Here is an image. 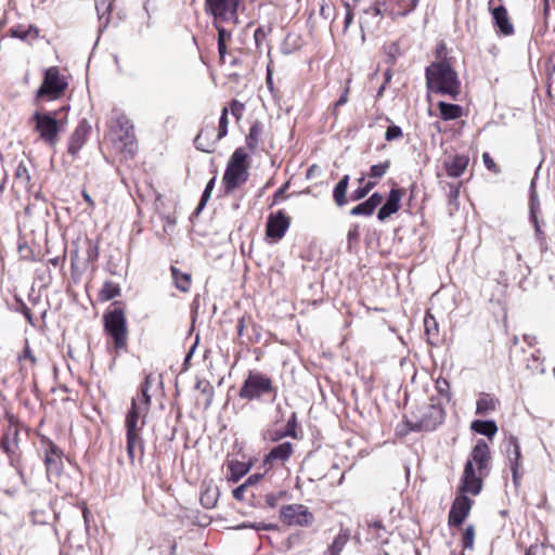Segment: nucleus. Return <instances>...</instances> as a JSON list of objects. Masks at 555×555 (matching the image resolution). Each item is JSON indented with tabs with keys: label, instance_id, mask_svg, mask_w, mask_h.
<instances>
[{
	"label": "nucleus",
	"instance_id": "nucleus-1",
	"mask_svg": "<svg viewBox=\"0 0 555 555\" xmlns=\"http://www.w3.org/2000/svg\"><path fill=\"white\" fill-rule=\"evenodd\" d=\"M425 77L429 91L457 99L461 83L456 72L449 63L446 61L431 63L426 67Z\"/></svg>",
	"mask_w": 555,
	"mask_h": 555
},
{
	"label": "nucleus",
	"instance_id": "nucleus-2",
	"mask_svg": "<svg viewBox=\"0 0 555 555\" xmlns=\"http://www.w3.org/2000/svg\"><path fill=\"white\" fill-rule=\"evenodd\" d=\"M109 138L114 147L132 157L138 150L133 122L119 111L114 112L109 124Z\"/></svg>",
	"mask_w": 555,
	"mask_h": 555
},
{
	"label": "nucleus",
	"instance_id": "nucleus-3",
	"mask_svg": "<svg viewBox=\"0 0 555 555\" xmlns=\"http://www.w3.org/2000/svg\"><path fill=\"white\" fill-rule=\"evenodd\" d=\"M247 158L248 154L243 147H237L231 155L222 177L225 195H231L248 180Z\"/></svg>",
	"mask_w": 555,
	"mask_h": 555
},
{
	"label": "nucleus",
	"instance_id": "nucleus-4",
	"mask_svg": "<svg viewBox=\"0 0 555 555\" xmlns=\"http://www.w3.org/2000/svg\"><path fill=\"white\" fill-rule=\"evenodd\" d=\"M417 421H406V426L410 431H431L435 430L444 418V410L440 402L425 404L418 409Z\"/></svg>",
	"mask_w": 555,
	"mask_h": 555
},
{
	"label": "nucleus",
	"instance_id": "nucleus-5",
	"mask_svg": "<svg viewBox=\"0 0 555 555\" xmlns=\"http://www.w3.org/2000/svg\"><path fill=\"white\" fill-rule=\"evenodd\" d=\"M273 390L270 377L260 372L250 371L240 389L238 396L242 399L254 400Z\"/></svg>",
	"mask_w": 555,
	"mask_h": 555
},
{
	"label": "nucleus",
	"instance_id": "nucleus-6",
	"mask_svg": "<svg viewBox=\"0 0 555 555\" xmlns=\"http://www.w3.org/2000/svg\"><path fill=\"white\" fill-rule=\"evenodd\" d=\"M105 333L112 338L114 347L118 350H127L128 326L125 314H103Z\"/></svg>",
	"mask_w": 555,
	"mask_h": 555
},
{
	"label": "nucleus",
	"instance_id": "nucleus-7",
	"mask_svg": "<svg viewBox=\"0 0 555 555\" xmlns=\"http://www.w3.org/2000/svg\"><path fill=\"white\" fill-rule=\"evenodd\" d=\"M35 130L40 139L49 146H55L59 141L60 126L57 119L51 113L36 112L33 115Z\"/></svg>",
	"mask_w": 555,
	"mask_h": 555
},
{
	"label": "nucleus",
	"instance_id": "nucleus-8",
	"mask_svg": "<svg viewBox=\"0 0 555 555\" xmlns=\"http://www.w3.org/2000/svg\"><path fill=\"white\" fill-rule=\"evenodd\" d=\"M282 521L288 526L309 527L314 521L313 514L302 504H288L280 511Z\"/></svg>",
	"mask_w": 555,
	"mask_h": 555
},
{
	"label": "nucleus",
	"instance_id": "nucleus-9",
	"mask_svg": "<svg viewBox=\"0 0 555 555\" xmlns=\"http://www.w3.org/2000/svg\"><path fill=\"white\" fill-rule=\"evenodd\" d=\"M67 87V82L61 78L59 68L52 66L44 73L43 81L37 91L38 98L50 96L57 98Z\"/></svg>",
	"mask_w": 555,
	"mask_h": 555
},
{
	"label": "nucleus",
	"instance_id": "nucleus-10",
	"mask_svg": "<svg viewBox=\"0 0 555 555\" xmlns=\"http://www.w3.org/2000/svg\"><path fill=\"white\" fill-rule=\"evenodd\" d=\"M505 452L512 470L513 482L518 486L521 480V452L518 439L515 436H509L506 440Z\"/></svg>",
	"mask_w": 555,
	"mask_h": 555
},
{
	"label": "nucleus",
	"instance_id": "nucleus-11",
	"mask_svg": "<svg viewBox=\"0 0 555 555\" xmlns=\"http://www.w3.org/2000/svg\"><path fill=\"white\" fill-rule=\"evenodd\" d=\"M472 506L473 501L465 493L456 495L449 512V525L453 527L461 526L468 516Z\"/></svg>",
	"mask_w": 555,
	"mask_h": 555
},
{
	"label": "nucleus",
	"instance_id": "nucleus-12",
	"mask_svg": "<svg viewBox=\"0 0 555 555\" xmlns=\"http://www.w3.org/2000/svg\"><path fill=\"white\" fill-rule=\"evenodd\" d=\"M291 225V218L283 210L270 214L267 220L266 234L275 241L281 240Z\"/></svg>",
	"mask_w": 555,
	"mask_h": 555
},
{
	"label": "nucleus",
	"instance_id": "nucleus-13",
	"mask_svg": "<svg viewBox=\"0 0 555 555\" xmlns=\"http://www.w3.org/2000/svg\"><path fill=\"white\" fill-rule=\"evenodd\" d=\"M482 489V479L476 474L473 461L468 460L465 464L459 488L460 493H470L477 495Z\"/></svg>",
	"mask_w": 555,
	"mask_h": 555
},
{
	"label": "nucleus",
	"instance_id": "nucleus-14",
	"mask_svg": "<svg viewBox=\"0 0 555 555\" xmlns=\"http://www.w3.org/2000/svg\"><path fill=\"white\" fill-rule=\"evenodd\" d=\"M206 11L215 18L227 20L236 12L237 0H206Z\"/></svg>",
	"mask_w": 555,
	"mask_h": 555
},
{
	"label": "nucleus",
	"instance_id": "nucleus-15",
	"mask_svg": "<svg viewBox=\"0 0 555 555\" xmlns=\"http://www.w3.org/2000/svg\"><path fill=\"white\" fill-rule=\"evenodd\" d=\"M294 446L292 442H283L270 450L263 461V465L269 468L273 467L275 464H284L293 454Z\"/></svg>",
	"mask_w": 555,
	"mask_h": 555
},
{
	"label": "nucleus",
	"instance_id": "nucleus-16",
	"mask_svg": "<svg viewBox=\"0 0 555 555\" xmlns=\"http://www.w3.org/2000/svg\"><path fill=\"white\" fill-rule=\"evenodd\" d=\"M470 456L472 459L469 460L473 461V464L476 463L479 474L482 475L483 470L488 469L491 459L490 449L487 442L479 439L473 448Z\"/></svg>",
	"mask_w": 555,
	"mask_h": 555
},
{
	"label": "nucleus",
	"instance_id": "nucleus-17",
	"mask_svg": "<svg viewBox=\"0 0 555 555\" xmlns=\"http://www.w3.org/2000/svg\"><path fill=\"white\" fill-rule=\"evenodd\" d=\"M143 408L138 404L135 399H132L131 409L126 416V436L140 437L141 427L138 426L139 417L141 414H145Z\"/></svg>",
	"mask_w": 555,
	"mask_h": 555
},
{
	"label": "nucleus",
	"instance_id": "nucleus-18",
	"mask_svg": "<svg viewBox=\"0 0 555 555\" xmlns=\"http://www.w3.org/2000/svg\"><path fill=\"white\" fill-rule=\"evenodd\" d=\"M90 131V127L88 126L87 121H81L74 132L72 133L68 142V153L72 156H76L83 144L86 143L87 135Z\"/></svg>",
	"mask_w": 555,
	"mask_h": 555
},
{
	"label": "nucleus",
	"instance_id": "nucleus-19",
	"mask_svg": "<svg viewBox=\"0 0 555 555\" xmlns=\"http://www.w3.org/2000/svg\"><path fill=\"white\" fill-rule=\"evenodd\" d=\"M402 193L399 189H391L386 203L378 209L377 218L380 221L386 220L400 208Z\"/></svg>",
	"mask_w": 555,
	"mask_h": 555
},
{
	"label": "nucleus",
	"instance_id": "nucleus-20",
	"mask_svg": "<svg viewBox=\"0 0 555 555\" xmlns=\"http://www.w3.org/2000/svg\"><path fill=\"white\" fill-rule=\"evenodd\" d=\"M218 141L219 140H216L215 128L205 127L196 135L194 144L195 147L202 152L212 153Z\"/></svg>",
	"mask_w": 555,
	"mask_h": 555
},
{
	"label": "nucleus",
	"instance_id": "nucleus-21",
	"mask_svg": "<svg viewBox=\"0 0 555 555\" xmlns=\"http://www.w3.org/2000/svg\"><path fill=\"white\" fill-rule=\"evenodd\" d=\"M492 16L494 20V24L499 27L500 31L509 36L514 33L513 24L509 22L507 11L505 7L499 5L492 9Z\"/></svg>",
	"mask_w": 555,
	"mask_h": 555
},
{
	"label": "nucleus",
	"instance_id": "nucleus-22",
	"mask_svg": "<svg viewBox=\"0 0 555 555\" xmlns=\"http://www.w3.org/2000/svg\"><path fill=\"white\" fill-rule=\"evenodd\" d=\"M14 186L24 190V191H30V173L28 170L27 165L21 160L18 165L15 168L14 172Z\"/></svg>",
	"mask_w": 555,
	"mask_h": 555
},
{
	"label": "nucleus",
	"instance_id": "nucleus-23",
	"mask_svg": "<svg viewBox=\"0 0 555 555\" xmlns=\"http://www.w3.org/2000/svg\"><path fill=\"white\" fill-rule=\"evenodd\" d=\"M171 276L175 283V286L183 293H188L192 286V276L189 272H183L180 269L171 266L170 268Z\"/></svg>",
	"mask_w": 555,
	"mask_h": 555
},
{
	"label": "nucleus",
	"instance_id": "nucleus-24",
	"mask_svg": "<svg viewBox=\"0 0 555 555\" xmlns=\"http://www.w3.org/2000/svg\"><path fill=\"white\" fill-rule=\"evenodd\" d=\"M44 462L49 472H59L62 466V451L51 443L46 451Z\"/></svg>",
	"mask_w": 555,
	"mask_h": 555
},
{
	"label": "nucleus",
	"instance_id": "nucleus-25",
	"mask_svg": "<svg viewBox=\"0 0 555 555\" xmlns=\"http://www.w3.org/2000/svg\"><path fill=\"white\" fill-rule=\"evenodd\" d=\"M349 540V529L340 528L338 534L335 537L332 544L327 547L326 555H340Z\"/></svg>",
	"mask_w": 555,
	"mask_h": 555
},
{
	"label": "nucleus",
	"instance_id": "nucleus-26",
	"mask_svg": "<svg viewBox=\"0 0 555 555\" xmlns=\"http://www.w3.org/2000/svg\"><path fill=\"white\" fill-rule=\"evenodd\" d=\"M424 327L428 343L430 345H436L439 341V328L434 314H425Z\"/></svg>",
	"mask_w": 555,
	"mask_h": 555
},
{
	"label": "nucleus",
	"instance_id": "nucleus-27",
	"mask_svg": "<svg viewBox=\"0 0 555 555\" xmlns=\"http://www.w3.org/2000/svg\"><path fill=\"white\" fill-rule=\"evenodd\" d=\"M468 165V157L456 155L449 164H447V172L450 177H461Z\"/></svg>",
	"mask_w": 555,
	"mask_h": 555
},
{
	"label": "nucleus",
	"instance_id": "nucleus-28",
	"mask_svg": "<svg viewBox=\"0 0 555 555\" xmlns=\"http://www.w3.org/2000/svg\"><path fill=\"white\" fill-rule=\"evenodd\" d=\"M349 175H345L334 188L333 198L336 205L339 207L345 206L348 203L346 193L349 185Z\"/></svg>",
	"mask_w": 555,
	"mask_h": 555
},
{
	"label": "nucleus",
	"instance_id": "nucleus-29",
	"mask_svg": "<svg viewBox=\"0 0 555 555\" xmlns=\"http://www.w3.org/2000/svg\"><path fill=\"white\" fill-rule=\"evenodd\" d=\"M262 132L263 125L258 120L253 122L246 137V144L251 152L257 150Z\"/></svg>",
	"mask_w": 555,
	"mask_h": 555
},
{
	"label": "nucleus",
	"instance_id": "nucleus-30",
	"mask_svg": "<svg viewBox=\"0 0 555 555\" xmlns=\"http://www.w3.org/2000/svg\"><path fill=\"white\" fill-rule=\"evenodd\" d=\"M470 428L483 436L492 438L498 433V426L493 421H474Z\"/></svg>",
	"mask_w": 555,
	"mask_h": 555
},
{
	"label": "nucleus",
	"instance_id": "nucleus-31",
	"mask_svg": "<svg viewBox=\"0 0 555 555\" xmlns=\"http://www.w3.org/2000/svg\"><path fill=\"white\" fill-rule=\"evenodd\" d=\"M113 0H95V10L98 12L101 27H107L109 23V13L112 10Z\"/></svg>",
	"mask_w": 555,
	"mask_h": 555
},
{
	"label": "nucleus",
	"instance_id": "nucleus-32",
	"mask_svg": "<svg viewBox=\"0 0 555 555\" xmlns=\"http://www.w3.org/2000/svg\"><path fill=\"white\" fill-rule=\"evenodd\" d=\"M440 115L444 120H454L462 116V107L456 104L439 102Z\"/></svg>",
	"mask_w": 555,
	"mask_h": 555
},
{
	"label": "nucleus",
	"instance_id": "nucleus-33",
	"mask_svg": "<svg viewBox=\"0 0 555 555\" xmlns=\"http://www.w3.org/2000/svg\"><path fill=\"white\" fill-rule=\"evenodd\" d=\"M496 400L489 395H485L477 400L476 413L486 415L495 410Z\"/></svg>",
	"mask_w": 555,
	"mask_h": 555
},
{
	"label": "nucleus",
	"instance_id": "nucleus-34",
	"mask_svg": "<svg viewBox=\"0 0 555 555\" xmlns=\"http://www.w3.org/2000/svg\"><path fill=\"white\" fill-rule=\"evenodd\" d=\"M154 382V377L152 374L145 376L144 383L141 388L142 397L137 400L138 404H140L144 411H147L151 404V396L149 395L150 387Z\"/></svg>",
	"mask_w": 555,
	"mask_h": 555
},
{
	"label": "nucleus",
	"instance_id": "nucleus-35",
	"mask_svg": "<svg viewBox=\"0 0 555 555\" xmlns=\"http://www.w3.org/2000/svg\"><path fill=\"white\" fill-rule=\"evenodd\" d=\"M119 293L120 288L118 284L112 281H106L100 291V297L102 300H112L117 297Z\"/></svg>",
	"mask_w": 555,
	"mask_h": 555
},
{
	"label": "nucleus",
	"instance_id": "nucleus-36",
	"mask_svg": "<svg viewBox=\"0 0 555 555\" xmlns=\"http://www.w3.org/2000/svg\"><path fill=\"white\" fill-rule=\"evenodd\" d=\"M296 427H297V416H296V413L293 412L291 417L287 420V424H286L285 430H283L281 433V436L271 437V439L276 441V440H280V439H282L284 437H287V436L293 437V438H297Z\"/></svg>",
	"mask_w": 555,
	"mask_h": 555
},
{
	"label": "nucleus",
	"instance_id": "nucleus-37",
	"mask_svg": "<svg viewBox=\"0 0 555 555\" xmlns=\"http://www.w3.org/2000/svg\"><path fill=\"white\" fill-rule=\"evenodd\" d=\"M126 437H127V454H128V457H129L131 464H133L134 459H135V448L139 447L142 452L143 451V442H142L141 437H131V436H126Z\"/></svg>",
	"mask_w": 555,
	"mask_h": 555
},
{
	"label": "nucleus",
	"instance_id": "nucleus-38",
	"mask_svg": "<svg viewBox=\"0 0 555 555\" xmlns=\"http://www.w3.org/2000/svg\"><path fill=\"white\" fill-rule=\"evenodd\" d=\"M231 472V479L233 481H237L241 477H243L248 472V466L242 462H232L229 466Z\"/></svg>",
	"mask_w": 555,
	"mask_h": 555
},
{
	"label": "nucleus",
	"instance_id": "nucleus-39",
	"mask_svg": "<svg viewBox=\"0 0 555 555\" xmlns=\"http://www.w3.org/2000/svg\"><path fill=\"white\" fill-rule=\"evenodd\" d=\"M17 434H18V431L15 426L9 427L8 434L5 435L3 442H2V448L7 453L12 452V447H13V443L16 442Z\"/></svg>",
	"mask_w": 555,
	"mask_h": 555
},
{
	"label": "nucleus",
	"instance_id": "nucleus-40",
	"mask_svg": "<svg viewBox=\"0 0 555 555\" xmlns=\"http://www.w3.org/2000/svg\"><path fill=\"white\" fill-rule=\"evenodd\" d=\"M375 182L369 181L363 186L358 188L350 194V201L357 202L364 198L375 186Z\"/></svg>",
	"mask_w": 555,
	"mask_h": 555
},
{
	"label": "nucleus",
	"instance_id": "nucleus-41",
	"mask_svg": "<svg viewBox=\"0 0 555 555\" xmlns=\"http://www.w3.org/2000/svg\"><path fill=\"white\" fill-rule=\"evenodd\" d=\"M215 182H216V177L211 178L208 183L206 184V188L202 194V197H201V201L197 205V212H199L202 209H204V207L206 206L207 202L209 201L210 196H211V192L215 188Z\"/></svg>",
	"mask_w": 555,
	"mask_h": 555
},
{
	"label": "nucleus",
	"instance_id": "nucleus-42",
	"mask_svg": "<svg viewBox=\"0 0 555 555\" xmlns=\"http://www.w3.org/2000/svg\"><path fill=\"white\" fill-rule=\"evenodd\" d=\"M228 126H229V119H228V108L223 107L219 120V127H218V133L216 134V140H221L224 138L228 133Z\"/></svg>",
	"mask_w": 555,
	"mask_h": 555
},
{
	"label": "nucleus",
	"instance_id": "nucleus-43",
	"mask_svg": "<svg viewBox=\"0 0 555 555\" xmlns=\"http://www.w3.org/2000/svg\"><path fill=\"white\" fill-rule=\"evenodd\" d=\"M525 555H555V551L544 544H532Z\"/></svg>",
	"mask_w": 555,
	"mask_h": 555
},
{
	"label": "nucleus",
	"instance_id": "nucleus-44",
	"mask_svg": "<svg viewBox=\"0 0 555 555\" xmlns=\"http://www.w3.org/2000/svg\"><path fill=\"white\" fill-rule=\"evenodd\" d=\"M389 167H390L389 160H385L383 163L373 165V166H371V169H370V177L376 178V179L382 178L387 172Z\"/></svg>",
	"mask_w": 555,
	"mask_h": 555
},
{
	"label": "nucleus",
	"instance_id": "nucleus-45",
	"mask_svg": "<svg viewBox=\"0 0 555 555\" xmlns=\"http://www.w3.org/2000/svg\"><path fill=\"white\" fill-rule=\"evenodd\" d=\"M374 208L367 201L357 205L350 210L351 216H371L374 212Z\"/></svg>",
	"mask_w": 555,
	"mask_h": 555
},
{
	"label": "nucleus",
	"instance_id": "nucleus-46",
	"mask_svg": "<svg viewBox=\"0 0 555 555\" xmlns=\"http://www.w3.org/2000/svg\"><path fill=\"white\" fill-rule=\"evenodd\" d=\"M436 389L438 393L443 397L447 401L451 400L450 385L444 378L439 377L436 380Z\"/></svg>",
	"mask_w": 555,
	"mask_h": 555
},
{
	"label": "nucleus",
	"instance_id": "nucleus-47",
	"mask_svg": "<svg viewBox=\"0 0 555 555\" xmlns=\"http://www.w3.org/2000/svg\"><path fill=\"white\" fill-rule=\"evenodd\" d=\"M420 0H401L399 2V11L397 14L405 16L410 12H412L418 4Z\"/></svg>",
	"mask_w": 555,
	"mask_h": 555
},
{
	"label": "nucleus",
	"instance_id": "nucleus-48",
	"mask_svg": "<svg viewBox=\"0 0 555 555\" xmlns=\"http://www.w3.org/2000/svg\"><path fill=\"white\" fill-rule=\"evenodd\" d=\"M529 219H530V222L532 223V225L534 228V235H535L537 241L541 245L545 244V234H544V232L541 229L538 216L529 217Z\"/></svg>",
	"mask_w": 555,
	"mask_h": 555
},
{
	"label": "nucleus",
	"instance_id": "nucleus-49",
	"mask_svg": "<svg viewBox=\"0 0 555 555\" xmlns=\"http://www.w3.org/2000/svg\"><path fill=\"white\" fill-rule=\"evenodd\" d=\"M475 538L474 526L469 525L463 533V546L465 548H473Z\"/></svg>",
	"mask_w": 555,
	"mask_h": 555
},
{
	"label": "nucleus",
	"instance_id": "nucleus-50",
	"mask_svg": "<svg viewBox=\"0 0 555 555\" xmlns=\"http://www.w3.org/2000/svg\"><path fill=\"white\" fill-rule=\"evenodd\" d=\"M529 211L530 216H538L540 212V201L538 194L532 190L529 198Z\"/></svg>",
	"mask_w": 555,
	"mask_h": 555
},
{
	"label": "nucleus",
	"instance_id": "nucleus-51",
	"mask_svg": "<svg viewBox=\"0 0 555 555\" xmlns=\"http://www.w3.org/2000/svg\"><path fill=\"white\" fill-rule=\"evenodd\" d=\"M400 137H402V130L399 126L391 125L387 128L385 133V139L387 141H393L396 139H399Z\"/></svg>",
	"mask_w": 555,
	"mask_h": 555
},
{
	"label": "nucleus",
	"instance_id": "nucleus-52",
	"mask_svg": "<svg viewBox=\"0 0 555 555\" xmlns=\"http://www.w3.org/2000/svg\"><path fill=\"white\" fill-rule=\"evenodd\" d=\"M244 104L236 101V100H233L231 103H230V111H231V114L237 119L240 120L242 118V115H243V112H244Z\"/></svg>",
	"mask_w": 555,
	"mask_h": 555
},
{
	"label": "nucleus",
	"instance_id": "nucleus-53",
	"mask_svg": "<svg viewBox=\"0 0 555 555\" xmlns=\"http://www.w3.org/2000/svg\"><path fill=\"white\" fill-rule=\"evenodd\" d=\"M482 159L485 163V166L488 170L492 171L493 173H500L501 169L499 166L494 163V160L491 158V156L488 153H485L482 155Z\"/></svg>",
	"mask_w": 555,
	"mask_h": 555
},
{
	"label": "nucleus",
	"instance_id": "nucleus-54",
	"mask_svg": "<svg viewBox=\"0 0 555 555\" xmlns=\"http://www.w3.org/2000/svg\"><path fill=\"white\" fill-rule=\"evenodd\" d=\"M201 502L205 507H212L216 502L215 495L210 494V491L207 490L205 493L201 495Z\"/></svg>",
	"mask_w": 555,
	"mask_h": 555
},
{
	"label": "nucleus",
	"instance_id": "nucleus-55",
	"mask_svg": "<svg viewBox=\"0 0 555 555\" xmlns=\"http://www.w3.org/2000/svg\"><path fill=\"white\" fill-rule=\"evenodd\" d=\"M31 30H33L31 26L28 29H23L22 27H16V28L11 29V34H12V37H14V38L26 39Z\"/></svg>",
	"mask_w": 555,
	"mask_h": 555
},
{
	"label": "nucleus",
	"instance_id": "nucleus-56",
	"mask_svg": "<svg viewBox=\"0 0 555 555\" xmlns=\"http://www.w3.org/2000/svg\"><path fill=\"white\" fill-rule=\"evenodd\" d=\"M247 485L242 483L233 490V498L243 501L245 499V492L247 491Z\"/></svg>",
	"mask_w": 555,
	"mask_h": 555
},
{
	"label": "nucleus",
	"instance_id": "nucleus-57",
	"mask_svg": "<svg viewBox=\"0 0 555 555\" xmlns=\"http://www.w3.org/2000/svg\"><path fill=\"white\" fill-rule=\"evenodd\" d=\"M347 240L349 245H351L352 242H357L359 240V225H353L348 230Z\"/></svg>",
	"mask_w": 555,
	"mask_h": 555
},
{
	"label": "nucleus",
	"instance_id": "nucleus-58",
	"mask_svg": "<svg viewBox=\"0 0 555 555\" xmlns=\"http://www.w3.org/2000/svg\"><path fill=\"white\" fill-rule=\"evenodd\" d=\"M24 360H29L31 365H34L36 363V358L33 354L28 344H26V346L24 348L23 356L20 357V361H24Z\"/></svg>",
	"mask_w": 555,
	"mask_h": 555
},
{
	"label": "nucleus",
	"instance_id": "nucleus-59",
	"mask_svg": "<svg viewBox=\"0 0 555 555\" xmlns=\"http://www.w3.org/2000/svg\"><path fill=\"white\" fill-rule=\"evenodd\" d=\"M244 528H253L255 530H272L275 528L274 525H271V524H263V522H258V524H250V525H243Z\"/></svg>",
	"mask_w": 555,
	"mask_h": 555
},
{
	"label": "nucleus",
	"instance_id": "nucleus-60",
	"mask_svg": "<svg viewBox=\"0 0 555 555\" xmlns=\"http://www.w3.org/2000/svg\"><path fill=\"white\" fill-rule=\"evenodd\" d=\"M288 188V183H285L284 185H282L280 189H278L273 195V203L272 205H276L281 198H283L286 190Z\"/></svg>",
	"mask_w": 555,
	"mask_h": 555
},
{
	"label": "nucleus",
	"instance_id": "nucleus-61",
	"mask_svg": "<svg viewBox=\"0 0 555 555\" xmlns=\"http://www.w3.org/2000/svg\"><path fill=\"white\" fill-rule=\"evenodd\" d=\"M370 205L375 209L377 206H379L383 202V196L379 193H374L370 196L369 199H366Z\"/></svg>",
	"mask_w": 555,
	"mask_h": 555
},
{
	"label": "nucleus",
	"instance_id": "nucleus-62",
	"mask_svg": "<svg viewBox=\"0 0 555 555\" xmlns=\"http://www.w3.org/2000/svg\"><path fill=\"white\" fill-rule=\"evenodd\" d=\"M218 30V42H225L227 38H230L231 34L228 33L223 27L216 25Z\"/></svg>",
	"mask_w": 555,
	"mask_h": 555
},
{
	"label": "nucleus",
	"instance_id": "nucleus-63",
	"mask_svg": "<svg viewBox=\"0 0 555 555\" xmlns=\"http://www.w3.org/2000/svg\"><path fill=\"white\" fill-rule=\"evenodd\" d=\"M348 93H349V89L348 88H345L343 94L339 96V99L337 100V102L335 103L334 105V108L336 109L338 106H341V105H345L347 102H348Z\"/></svg>",
	"mask_w": 555,
	"mask_h": 555
},
{
	"label": "nucleus",
	"instance_id": "nucleus-64",
	"mask_svg": "<svg viewBox=\"0 0 555 555\" xmlns=\"http://www.w3.org/2000/svg\"><path fill=\"white\" fill-rule=\"evenodd\" d=\"M443 296H444V293L441 291L435 293L431 296L430 304H431L433 309L437 307V304L442 300Z\"/></svg>",
	"mask_w": 555,
	"mask_h": 555
}]
</instances>
